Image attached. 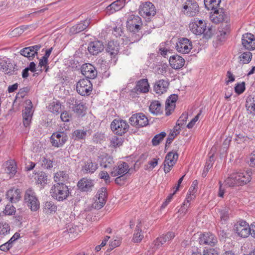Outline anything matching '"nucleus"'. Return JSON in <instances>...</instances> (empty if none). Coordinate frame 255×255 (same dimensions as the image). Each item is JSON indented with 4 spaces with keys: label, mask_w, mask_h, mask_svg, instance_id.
<instances>
[{
    "label": "nucleus",
    "mask_w": 255,
    "mask_h": 255,
    "mask_svg": "<svg viewBox=\"0 0 255 255\" xmlns=\"http://www.w3.org/2000/svg\"><path fill=\"white\" fill-rule=\"evenodd\" d=\"M36 178L37 183L38 184L44 186L47 183V176L45 172H41L38 173Z\"/></svg>",
    "instance_id": "c03bdc74"
},
{
    "label": "nucleus",
    "mask_w": 255,
    "mask_h": 255,
    "mask_svg": "<svg viewBox=\"0 0 255 255\" xmlns=\"http://www.w3.org/2000/svg\"><path fill=\"white\" fill-rule=\"evenodd\" d=\"M214 161L213 155L210 156L209 159L206 161L204 169L203 171L202 176H206L209 170L212 167Z\"/></svg>",
    "instance_id": "de8ad7c7"
},
{
    "label": "nucleus",
    "mask_w": 255,
    "mask_h": 255,
    "mask_svg": "<svg viewBox=\"0 0 255 255\" xmlns=\"http://www.w3.org/2000/svg\"><path fill=\"white\" fill-rule=\"evenodd\" d=\"M171 67L174 69H180L185 64V60L181 56L173 55L170 56L169 60Z\"/></svg>",
    "instance_id": "a878e982"
},
{
    "label": "nucleus",
    "mask_w": 255,
    "mask_h": 255,
    "mask_svg": "<svg viewBox=\"0 0 255 255\" xmlns=\"http://www.w3.org/2000/svg\"><path fill=\"white\" fill-rule=\"evenodd\" d=\"M70 101V104L73 105L72 108L74 112L79 115L84 114L86 107L83 102L74 98L71 99Z\"/></svg>",
    "instance_id": "bb28decb"
},
{
    "label": "nucleus",
    "mask_w": 255,
    "mask_h": 255,
    "mask_svg": "<svg viewBox=\"0 0 255 255\" xmlns=\"http://www.w3.org/2000/svg\"><path fill=\"white\" fill-rule=\"evenodd\" d=\"M94 185V181L87 178L81 179L78 182L77 186L82 192H89L92 190Z\"/></svg>",
    "instance_id": "5701e85b"
},
{
    "label": "nucleus",
    "mask_w": 255,
    "mask_h": 255,
    "mask_svg": "<svg viewBox=\"0 0 255 255\" xmlns=\"http://www.w3.org/2000/svg\"><path fill=\"white\" fill-rule=\"evenodd\" d=\"M70 118V114L66 111L62 112L60 116V118L61 120L64 122H69Z\"/></svg>",
    "instance_id": "774afa93"
},
{
    "label": "nucleus",
    "mask_w": 255,
    "mask_h": 255,
    "mask_svg": "<svg viewBox=\"0 0 255 255\" xmlns=\"http://www.w3.org/2000/svg\"><path fill=\"white\" fill-rule=\"evenodd\" d=\"M87 135V131L82 129L75 130L73 133V136L75 137V139H83L85 138Z\"/></svg>",
    "instance_id": "8fccbe9b"
},
{
    "label": "nucleus",
    "mask_w": 255,
    "mask_h": 255,
    "mask_svg": "<svg viewBox=\"0 0 255 255\" xmlns=\"http://www.w3.org/2000/svg\"><path fill=\"white\" fill-rule=\"evenodd\" d=\"M104 49V46L103 42L99 40L91 42L88 47V51L93 55H97L102 52Z\"/></svg>",
    "instance_id": "412c9836"
},
{
    "label": "nucleus",
    "mask_w": 255,
    "mask_h": 255,
    "mask_svg": "<svg viewBox=\"0 0 255 255\" xmlns=\"http://www.w3.org/2000/svg\"><path fill=\"white\" fill-rule=\"evenodd\" d=\"M90 24V20L86 19L81 23L71 27L70 28V33L72 34L78 33L86 29Z\"/></svg>",
    "instance_id": "7c9ffc66"
},
{
    "label": "nucleus",
    "mask_w": 255,
    "mask_h": 255,
    "mask_svg": "<svg viewBox=\"0 0 255 255\" xmlns=\"http://www.w3.org/2000/svg\"><path fill=\"white\" fill-rule=\"evenodd\" d=\"M202 255H219V254L215 249H210L204 250Z\"/></svg>",
    "instance_id": "69168bd1"
},
{
    "label": "nucleus",
    "mask_w": 255,
    "mask_h": 255,
    "mask_svg": "<svg viewBox=\"0 0 255 255\" xmlns=\"http://www.w3.org/2000/svg\"><path fill=\"white\" fill-rule=\"evenodd\" d=\"M192 48L191 42L186 38L180 39L176 43V49L178 52L186 54L188 53Z\"/></svg>",
    "instance_id": "4468645a"
},
{
    "label": "nucleus",
    "mask_w": 255,
    "mask_h": 255,
    "mask_svg": "<svg viewBox=\"0 0 255 255\" xmlns=\"http://www.w3.org/2000/svg\"><path fill=\"white\" fill-rule=\"evenodd\" d=\"M221 0H204V4L208 9H214V14L211 17V20L214 21L215 23L222 22V26L224 29H226V31H220V35L223 36V38H225V36L229 32L228 30L230 27V19L227 14L223 13L220 14L219 16L217 14H219V9H216L218 6H219Z\"/></svg>",
    "instance_id": "f257e3e1"
},
{
    "label": "nucleus",
    "mask_w": 255,
    "mask_h": 255,
    "mask_svg": "<svg viewBox=\"0 0 255 255\" xmlns=\"http://www.w3.org/2000/svg\"><path fill=\"white\" fill-rule=\"evenodd\" d=\"M26 104L28 105V106L25 107L22 113L23 123L25 127L29 125L33 115L32 105L31 101H26Z\"/></svg>",
    "instance_id": "6ab92c4d"
},
{
    "label": "nucleus",
    "mask_w": 255,
    "mask_h": 255,
    "mask_svg": "<svg viewBox=\"0 0 255 255\" xmlns=\"http://www.w3.org/2000/svg\"><path fill=\"white\" fill-rule=\"evenodd\" d=\"M24 202L32 211H36L39 208V202L35 193L31 188H29L25 191Z\"/></svg>",
    "instance_id": "20e7f679"
},
{
    "label": "nucleus",
    "mask_w": 255,
    "mask_h": 255,
    "mask_svg": "<svg viewBox=\"0 0 255 255\" xmlns=\"http://www.w3.org/2000/svg\"><path fill=\"white\" fill-rule=\"evenodd\" d=\"M39 67H40V68L37 69V70L39 71L40 72H42L43 70H45V72H47L49 69V66L48 65V59H46V58L42 57L39 60L38 68Z\"/></svg>",
    "instance_id": "37998d69"
},
{
    "label": "nucleus",
    "mask_w": 255,
    "mask_h": 255,
    "mask_svg": "<svg viewBox=\"0 0 255 255\" xmlns=\"http://www.w3.org/2000/svg\"><path fill=\"white\" fill-rule=\"evenodd\" d=\"M166 133L164 131L161 132L160 133L156 134L152 139V143L153 145H158L166 136Z\"/></svg>",
    "instance_id": "a18cd8bd"
},
{
    "label": "nucleus",
    "mask_w": 255,
    "mask_h": 255,
    "mask_svg": "<svg viewBox=\"0 0 255 255\" xmlns=\"http://www.w3.org/2000/svg\"><path fill=\"white\" fill-rule=\"evenodd\" d=\"M50 193L53 198L59 201H63L69 196L70 192L68 186L61 183L54 184L50 189Z\"/></svg>",
    "instance_id": "7ed1b4c3"
},
{
    "label": "nucleus",
    "mask_w": 255,
    "mask_h": 255,
    "mask_svg": "<svg viewBox=\"0 0 255 255\" xmlns=\"http://www.w3.org/2000/svg\"><path fill=\"white\" fill-rule=\"evenodd\" d=\"M252 173V171L249 170L246 173L234 172L225 180V183L230 187L245 185L251 181Z\"/></svg>",
    "instance_id": "f03ea898"
},
{
    "label": "nucleus",
    "mask_w": 255,
    "mask_h": 255,
    "mask_svg": "<svg viewBox=\"0 0 255 255\" xmlns=\"http://www.w3.org/2000/svg\"><path fill=\"white\" fill-rule=\"evenodd\" d=\"M57 206L52 201L46 202L43 207L44 212L47 214L55 212Z\"/></svg>",
    "instance_id": "ea45409f"
},
{
    "label": "nucleus",
    "mask_w": 255,
    "mask_h": 255,
    "mask_svg": "<svg viewBox=\"0 0 255 255\" xmlns=\"http://www.w3.org/2000/svg\"><path fill=\"white\" fill-rule=\"evenodd\" d=\"M119 50V46L115 42L110 41L108 42L106 51L111 56L115 57L118 54Z\"/></svg>",
    "instance_id": "4c0bfd02"
},
{
    "label": "nucleus",
    "mask_w": 255,
    "mask_h": 255,
    "mask_svg": "<svg viewBox=\"0 0 255 255\" xmlns=\"http://www.w3.org/2000/svg\"><path fill=\"white\" fill-rule=\"evenodd\" d=\"M188 119V114L187 113L183 114L177 121V126L182 127L186 122Z\"/></svg>",
    "instance_id": "4d7b16f0"
},
{
    "label": "nucleus",
    "mask_w": 255,
    "mask_h": 255,
    "mask_svg": "<svg viewBox=\"0 0 255 255\" xmlns=\"http://www.w3.org/2000/svg\"><path fill=\"white\" fill-rule=\"evenodd\" d=\"M61 106L59 102H53L49 105L48 109L53 114H58L61 112Z\"/></svg>",
    "instance_id": "49530a36"
},
{
    "label": "nucleus",
    "mask_w": 255,
    "mask_h": 255,
    "mask_svg": "<svg viewBox=\"0 0 255 255\" xmlns=\"http://www.w3.org/2000/svg\"><path fill=\"white\" fill-rule=\"evenodd\" d=\"M175 237V234L173 232H168L165 235L158 238L154 241L155 246L159 248L165 243L169 241Z\"/></svg>",
    "instance_id": "2f4dec72"
},
{
    "label": "nucleus",
    "mask_w": 255,
    "mask_h": 255,
    "mask_svg": "<svg viewBox=\"0 0 255 255\" xmlns=\"http://www.w3.org/2000/svg\"><path fill=\"white\" fill-rule=\"evenodd\" d=\"M141 24V19L138 16L131 14L128 17L127 26L130 32H138Z\"/></svg>",
    "instance_id": "6e6552de"
},
{
    "label": "nucleus",
    "mask_w": 255,
    "mask_h": 255,
    "mask_svg": "<svg viewBox=\"0 0 255 255\" xmlns=\"http://www.w3.org/2000/svg\"><path fill=\"white\" fill-rule=\"evenodd\" d=\"M234 230L239 236L242 238L248 237L251 233L250 227L244 221L235 225Z\"/></svg>",
    "instance_id": "ddd939ff"
},
{
    "label": "nucleus",
    "mask_w": 255,
    "mask_h": 255,
    "mask_svg": "<svg viewBox=\"0 0 255 255\" xmlns=\"http://www.w3.org/2000/svg\"><path fill=\"white\" fill-rule=\"evenodd\" d=\"M99 176L100 178L103 179L106 183L110 182V176L107 172L104 171L100 172Z\"/></svg>",
    "instance_id": "0e129e2a"
},
{
    "label": "nucleus",
    "mask_w": 255,
    "mask_h": 255,
    "mask_svg": "<svg viewBox=\"0 0 255 255\" xmlns=\"http://www.w3.org/2000/svg\"><path fill=\"white\" fill-rule=\"evenodd\" d=\"M5 173L13 177L17 172V167L15 162L13 160H9L4 162L3 165Z\"/></svg>",
    "instance_id": "c756f323"
},
{
    "label": "nucleus",
    "mask_w": 255,
    "mask_h": 255,
    "mask_svg": "<svg viewBox=\"0 0 255 255\" xmlns=\"http://www.w3.org/2000/svg\"><path fill=\"white\" fill-rule=\"evenodd\" d=\"M6 197L11 203H15L19 201L21 197L20 191L18 189H10L6 192Z\"/></svg>",
    "instance_id": "72a5a7b5"
},
{
    "label": "nucleus",
    "mask_w": 255,
    "mask_h": 255,
    "mask_svg": "<svg viewBox=\"0 0 255 255\" xmlns=\"http://www.w3.org/2000/svg\"><path fill=\"white\" fill-rule=\"evenodd\" d=\"M111 143L114 147H119L123 144V139L122 137L114 136L111 139Z\"/></svg>",
    "instance_id": "3c124183"
},
{
    "label": "nucleus",
    "mask_w": 255,
    "mask_h": 255,
    "mask_svg": "<svg viewBox=\"0 0 255 255\" xmlns=\"http://www.w3.org/2000/svg\"><path fill=\"white\" fill-rule=\"evenodd\" d=\"M204 31L202 33V34H203L204 37L206 39H209L211 38L214 34V31L212 26H208L207 28L205 27Z\"/></svg>",
    "instance_id": "5fc2aeb1"
},
{
    "label": "nucleus",
    "mask_w": 255,
    "mask_h": 255,
    "mask_svg": "<svg viewBox=\"0 0 255 255\" xmlns=\"http://www.w3.org/2000/svg\"><path fill=\"white\" fill-rule=\"evenodd\" d=\"M149 88V85L148 84L147 79H142L137 82L135 90L137 93H145L148 92Z\"/></svg>",
    "instance_id": "473e14b6"
},
{
    "label": "nucleus",
    "mask_w": 255,
    "mask_h": 255,
    "mask_svg": "<svg viewBox=\"0 0 255 255\" xmlns=\"http://www.w3.org/2000/svg\"><path fill=\"white\" fill-rule=\"evenodd\" d=\"M0 70H2L5 74L12 75L13 72V70H11V68L12 66L11 63L10 62H7V61H4L3 63L2 62H0Z\"/></svg>",
    "instance_id": "79ce46f5"
},
{
    "label": "nucleus",
    "mask_w": 255,
    "mask_h": 255,
    "mask_svg": "<svg viewBox=\"0 0 255 255\" xmlns=\"http://www.w3.org/2000/svg\"><path fill=\"white\" fill-rule=\"evenodd\" d=\"M249 138L247 136H246L242 134H239L237 135L236 138L235 140L237 141L238 143H241L242 142H245L249 139Z\"/></svg>",
    "instance_id": "338daca9"
},
{
    "label": "nucleus",
    "mask_w": 255,
    "mask_h": 255,
    "mask_svg": "<svg viewBox=\"0 0 255 255\" xmlns=\"http://www.w3.org/2000/svg\"><path fill=\"white\" fill-rule=\"evenodd\" d=\"M178 96L177 95H171L169 97L165 102L166 115L169 116L175 107V102L177 100Z\"/></svg>",
    "instance_id": "c85d7f7f"
},
{
    "label": "nucleus",
    "mask_w": 255,
    "mask_h": 255,
    "mask_svg": "<svg viewBox=\"0 0 255 255\" xmlns=\"http://www.w3.org/2000/svg\"><path fill=\"white\" fill-rule=\"evenodd\" d=\"M76 90L82 96L89 95L92 90V84L87 79H81L77 83Z\"/></svg>",
    "instance_id": "0eeeda50"
},
{
    "label": "nucleus",
    "mask_w": 255,
    "mask_h": 255,
    "mask_svg": "<svg viewBox=\"0 0 255 255\" xmlns=\"http://www.w3.org/2000/svg\"><path fill=\"white\" fill-rule=\"evenodd\" d=\"M16 212L15 208L10 204H7L5 207V209L3 211L5 215H12Z\"/></svg>",
    "instance_id": "864d4df0"
},
{
    "label": "nucleus",
    "mask_w": 255,
    "mask_h": 255,
    "mask_svg": "<svg viewBox=\"0 0 255 255\" xmlns=\"http://www.w3.org/2000/svg\"><path fill=\"white\" fill-rule=\"evenodd\" d=\"M246 107L248 113L255 116V96H250L247 98Z\"/></svg>",
    "instance_id": "c9c22d12"
},
{
    "label": "nucleus",
    "mask_w": 255,
    "mask_h": 255,
    "mask_svg": "<svg viewBox=\"0 0 255 255\" xmlns=\"http://www.w3.org/2000/svg\"><path fill=\"white\" fill-rule=\"evenodd\" d=\"M107 189L105 187L101 188L97 192L96 196L97 198H102L103 199H107Z\"/></svg>",
    "instance_id": "680f3d73"
},
{
    "label": "nucleus",
    "mask_w": 255,
    "mask_h": 255,
    "mask_svg": "<svg viewBox=\"0 0 255 255\" xmlns=\"http://www.w3.org/2000/svg\"><path fill=\"white\" fill-rule=\"evenodd\" d=\"M243 47L249 50H253L255 49V36L250 33H245L242 38Z\"/></svg>",
    "instance_id": "f3484780"
},
{
    "label": "nucleus",
    "mask_w": 255,
    "mask_h": 255,
    "mask_svg": "<svg viewBox=\"0 0 255 255\" xmlns=\"http://www.w3.org/2000/svg\"><path fill=\"white\" fill-rule=\"evenodd\" d=\"M10 231V226L6 223H0V235H5Z\"/></svg>",
    "instance_id": "603ef678"
},
{
    "label": "nucleus",
    "mask_w": 255,
    "mask_h": 255,
    "mask_svg": "<svg viewBox=\"0 0 255 255\" xmlns=\"http://www.w3.org/2000/svg\"><path fill=\"white\" fill-rule=\"evenodd\" d=\"M252 54L250 52L243 53L239 56L240 64L243 65L249 63L252 60Z\"/></svg>",
    "instance_id": "a19ab883"
},
{
    "label": "nucleus",
    "mask_w": 255,
    "mask_h": 255,
    "mask_svg": "<svg viewBox=\"0 0 255 255\" xmlns=\"http://www.w3.org/2000/svg\"><path fill=\"white\" fill-rule=\"evenodd\" d=\"M206 26V23L202 20L194 19L189 24L190 30L195 34L201 35L204 31V29Z\"/></svg>",
    "instance_id": "dca6fc26"
},
{
    "label": "nucleus",
    "mask_w": 255,
    "mask_h": 255,
    "mask_svg": "<svg viewBox=\"0 0 255 255\" xmlns=\"http://www.w3.org/2000/svg\"><path fill=\"white\" fill-rule=\"evenodd\" d=\"M41 47L40 44L25 47L20 50L19 53L22 56L27 57L29 60H32L35 56L37 55V51Z\"/></svg>",
    "instance_id": "2eb2a0df"
},
{
    "label": "nucleus",
    "mask_w": 255,
    "mask_h": 255,
    "mask_svg": "<svg viewBox=\"0 0 255 255\" xmlns=\"http://www.w3.org/2000/svg\"><path fill=\"white\" fill-rule=\"evenodd\" d=\"M126 0H117L107 6L106 11L107 14L110 15L121 10L125 5Z\"/></svg>",
    "instance_id": "393cba45"
},
{
    "label": "nucleus",
    "mask_w": 255,
    "mask_h": 255,
    "mask_svg": "<svg viewBox=\"0 0 255 255\" xmlns=\"http://www.w3.org/2000/svg\"><path fill=\"white\" fill-rule=\"evenodd\" d=\"M169 84L167 80H159L155 82L153 90L156 94H162L166 92Z\"/></svg>",
    "instance_id": "cd10ccee"
},
{
    "label": "nucleus",
    "mask_w": 255,
    "mask_h": 255,
    "mask_svg": "<svg viewBox=\"0 0 255 255\" xmlns=\"http://www.w3.org/2000/svg\"><path fill=\"white\" fill-rule=\"evenodd\" d=\"M129 123L132 126L140 128L147 126L148 120L144 114L139 113L132 115L129 119Z\"/></svg>",
    "instance_id": "423d86ee"
},
{
    "label": "nucleus",
    "mask_w": 255,
    "mask_h": 255,
    "mask_svg": "<svg viewBox=\"0 0 255 255\" xmlns=\"http://www.w3.org/2000/svg\"><path fill=\"white\" fill-rule=\"evenodd\" d=\"M154 5L150 2H145L140 5L139 13L142 16H154L156 14Z\"/></svg>",
    "instance_id": "f8f14e48"
},
{
    "label": "nucleus",
    "mask_w": 255,
    "mask_h": 255,
    "mask_svg": "<svg viewBox=\"0 0 255 255\" xmlns=\"http://www.w3.org/2000/svg\"><path fill=\"white\" fill-rule=\"evenodd\" d=\"M98 164L91 159L85 161L81 168V171L85 174H92L98 169Z\"/></svg>",
    "instance_id": "b1692460"
},
{
    "label": "nucleus",
    "mask_w": 255,
    "mask_h": 255,
    "mask_svg": "<svg viewBox=\"0 0 255 255\" xmlns=\"http://www.w3.org/2000/svg\"><path fill=\"white\" fill-rule=\"evenodd\" d=\"M129 170V166L125 162L119 163L118 165L114 167L111 172L113 176H117L120 175H125Z\"/></svg>",
    "instance_id": "aec40b11"
},
{
    "label": "nucleus",
    "mask_w": 255,
    "mask_h": 255,
    "mask_svg": "<svg viewBox=\"0 0 255 255\" xmlns=\"http://www.w3.org/2000/svg\"><path fill=\"white\" fill-rule=\"evenodd\" d=\"M111 128L116 134L122 135L128 131L129 125L126 121L116 119L112 122Z\"/></svg>",
    "instance_id": "39448f33"
},
{
    "label": "nucleus",
    "mask_w": 255,
    "mask_h": 255,
    "mask_svg": "<svg viewBox=\"0 0 255 255\" xmlns=\"http://www.w3.org/2000/svg\"><path fill=\"white\" fill-rule=\"evenodd\" d=\"M199 243L201 245H208L214 247L218 243L216 236L210 232H206L201 234L199 238Z\"/></svg>",
    "instance_id": "1a4fd4ad"
},
{
    "label": "nucleus",
    "mask_w": 255,
    "mask_h": 255,
    "mask_svg": "<svg viewBox=\"0 0 255 255\" xmlns=\"http://www.w3.org/2000/svg\"><path fill=\"white\" fill-rule=\"evenodd\" d=\"M68 136L64 132H56L52 134L50 137L52 145L55 147L62 146L67 140Z\"/></svg>",
    "instance_id": "9d476101"
},
{
    "label": "nucleus",
    "mask_w": 255,
    "mask_h": 255,
    "mask_svg": "<svg viewBox=\"0 0 255 255\" xmlns=\"http://www.w3.org/2000/svg\"><path fill=\"white\" fill-rule=\"evenodd\" d=\"M183 8L185 10H188L187 13L191 16H195L199 11L198 3L193 0H187L183 6Z\"/></svg>",
    "instance_id": "4be33fe9"
},
{
    "label": "nucleus",
    "mask_w": 255,
    "mask_h": 255,
    "mask_svg": "<svg viewBox=\"0 0 255 255\" xmlns=\"http://www.w3.org/2000/svg\"><path fill=\"white\" fill-rule=\"evenodd\" d=\"M105 138V135L101 132L96 133L93 138L94 142L96 143H101Z\"/></svg>",
    "instance_id": "13d9d810"
},
{
    "label": "nucleus",
    "mask_w": 255,
    "mask_h": 255,
    "mask_svg": "<svg viewBox=\"0 0 255 255\" xmlns=\"http://www.w3.org/2000/svg\"><path fill=\"white\" fill-rule=\"evenodd\" d=\"M52 161L46 159L45 158H43L42 160V166L46 169H50L53 167Z\"/></svg>",
    "instance_id": "e2e57ef3"
},
{
    "label": "nucleus",
    "mask_w": 255,
    "mask_h": 255,
    "mask_svg": "<svg viewBox=\"0 0 255 255\" xmlns=\"http://www.w3.org/2000/svg\"><path fill=\"white\" fill-rule=\"evenodd\" d=\"M150 112L154 115H157L162 113L161 105L158 101H154L151 103L149 106Z\"/></svg>",
    "instance_id": "58836bf2"
},
{
    "label": "nucleus",
    "mask_w": 255,
    "mask_h": 255,
    "mask_svg": "<svg viewBox=\"0 0 255 255\" xmlns=\"http://www.w3.org/2000/svg\"><path fill=\"white\" fill-rule=\"evenodd\" d=\"M69 179L68 174L63 171H60L55 174L54 176V181L57 183L65 182Z\"/></svg>",
    "instance_id": "e433bc0d"
},
{
    "label": "nucleus",
    "mask_w": 255,
    "mask_h": 255,
    "mask_svg": "<svg viewBox=\"0 0 255 255\" xmlns=\"http://www.w3.org/2000/svg\"><path fill=\"white\" fill-rule=\"evenodd\" d=\"M142 225L141 221L138 220L132 238V241L134 243H140L144 237L142 233Z\"/></svg>",
    "instance_id": "f704fd0d"
},
{
    "label": "nucleus",
    "mask_w": 255,
    "mask_h": 255,
    "mask_svg": "<svg viewBox=\"0 0 255 255\" xmlns=\"http://www.w3.org/2000/svg\"><path fill=\"white\" fill-rule=\"evenodd\" d=\"M106 199L102 198H97L95 203V208L97 209H100L106 204Z\"/></svg>",
    "instance_id": "6e6d98bb"
},
{
    "label": "nucleus",
    "mask_w": 255,
    "mask_h": 255,
    "mask_svg": "<svg viewBox=\"0 0 255 255\" xmlns=\"http://www.w3.org/2000/svg\"><path fill=\"white\" fill-rule=\"evenodd\" d=\"M81 73L87 79H93L97 75V71L96 68L94 66L89 63H86L82 66Z\"/></svg>",
    "instance_id": "a211bd4d"
},
{
    "label": "nucleus",
    "mask_w": 255,
    "mask_h": 255,
    "mask_svg": "<svg viewBox=\"0 0 255 255\" xmlns=\"http://www.w3.org/2000/svg\"><path fill=\"white\" fill-rule=\"evenodd\" d=\"M178 157L176 152L170 151L165 156L164 161V171L165 173H168L176 163Z\"/></svg>",
    "instance_id": "9b49d317"
},
{
    "label": "nucleus",
    "mask_w": 255,
    "mask_h": 255,
    "mask_svg": "<svg viewBox=\"0 0 255 255\" xmlns=\"http://www.w3.org/2000/svg\"><path fill=\"white\" fill-rule=\"evenodd\" d=\"M245 90V83L243 82L241 84H238L235 87V91L236 93L238 94L243 93Z\"/></svg>",
    "instance_id": "052dcab7"
},
{
    "label": "nucleus",
    "mask_w": 255,
    "mask_h": 255,
    "mask_svg": "<svg viewBox=\"0 0 255 255\" xmlns=\"http://www.w3.org/2000/svg\"><path fill=\"white\" fill-rule=\"evenodd\" d=\"M131 43L138 41L142 37V35L141 33H137L138 32H131Z\"/></svg>",
    "instance_id": "bf43d9fd"
},
{
    "label": "nucleus",
    "mask_w": 255,
    "mask_h": 255,
    "mask_svg": "<svg viewBox=\"0 0 255 255\" xmlns=\"http://www.w3.org/2000/svg\"><path fill=\"white\" fill-rule=\"evenodd\" d=\"M229 209L225 207L220 210L219 214L221 219V221L222 222H226L229 218Z\"/></svg>",
    "instance_id": "09e8293b"
}]
</instances>
